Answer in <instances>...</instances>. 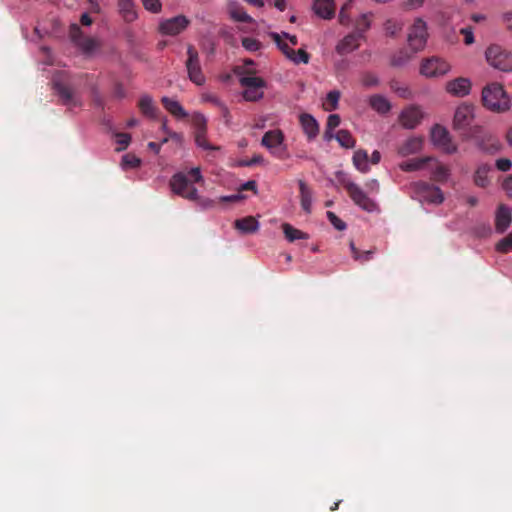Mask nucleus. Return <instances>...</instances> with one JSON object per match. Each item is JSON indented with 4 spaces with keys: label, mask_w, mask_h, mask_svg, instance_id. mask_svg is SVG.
<instances>
[{
    "label": "nucleus",
    "mask_w": 512,
    "mask_h": 512,
    "mask_svg": "<svg viewBox=\"0 0 512 512\" xmlns=\"http://www.w3.org/2000/svg\"><path fill=\"white\" fill-rule=\"evenodd\" d=\"M335 139L344 148H353L355 146V139L351 133L346 129H341L335 134Z\"/></svg>",
    "instance_id": "36"
},
{
    "label": "nucleus",
    "mask_w": 512,
    "mask_h": 512,
    "mask_svg": "<svg viewBox=\"0 0 512 512\" xmlns=\"http://www.w3.org/2000/svg\"><path fill=\"white\" fill-rule=\"evenodd\" d=\"M423 117L422 111L417 106H409L405 108L399 117L400 123L408 129L415 128Z\"/></svg>",
    "instance_id": "17"
},
{
    "label": "nucleus",
    "mask_w": 512,
    "mask_h": 512,
    "mask_svg": "<svg viewBox=\"0 0 512 512\" xmlns=\"http://www.w3.org/2000/svg\"><path fill=\"white\" fill-rule=\"evenodd\" d=\"M299 190H300V198H301V207L302 209L310 213L311 205H312V193L307 184L300 180L299 181Z\"/></svg>",
    "instance_id": "31"
},
{
    "label": "nucleus",
    "mask_w": 512,
    "mask_h": 512,
    "mask_svg": "<svg viewBox=\"0 0 512 512\" xmlns=\"http://www.w3.org/2000/svg\"><path fill=\"white\" fill-rule=\"evenodd\" d=\"M470 90L471 82L468 78L459 77L446 84V91L456 97H464L469 94Z\"/></svg>",
    "instance_id": "18"
},
{
    "label": "nucleus",
    "mask_w": 512,
    "mask_h": 512,
    "mask_svg": "<svg viewBox=\"0 0 512 512\" xmlns=\"http://www.w3.org/2000/svg\"><path fill=\"white\" fill-rule=\"evenodd\" d=\"M511 212L505 205H500L495 218V228L499 233H503L511 223Z\"/></svg>",
    "instance_id": "23"
},
{
    "label": "nucleus",
    "mask_w": 512,
    "mask_h": 512,
    "mask_svg": "<svg viewBox=\"0 0 512 512\" xmlns=\"http://www.w3.org/2000/svg\"><path fill=\"white\" fill-rule=\"evenodd\" d=\"M144 8L152 13H159L162 9L160 0H141Z\"/></svg>",
    "instance_id": "48"
},
{
    "label": "nucleus",
    "mask_w": 512,
    "mask_h": 512,
    "mask_svg": "<svg viewBox=\"0 0 512 512\" xmlns=\"http://www.w3.org/2000/svg\"><path fill=\"white\" fill-rule=\"evenodd\" d=\"M237 230L244 234L255 233L259 229V222L253 216L237 219L234 223Z\"/></svg>",
    "instance_id": "25"
},
{
    "label": "nucleus",
    "mask_w": 512,
    "mask_h": 512,
    "mask_svg": "<svg viewBox=\"0 0 512 512\" xmlns=\"http://www.w3.org/2000/svg\"><path fill=\"white\" fill-rule=\"evenodd\" d=\"M262 88H247L243 92V97L247 101H257L263 97Z\"/></svg>",
    "instance_id": "43"
},
{
    "label": "nucleus",
    "mask_w": 512,
    "mask_h": 512,
    "mask_svg": "<svg viewBox=\"0 0 512 512\" xmlns=\"http://www.w3.org/2000/svg\"><path fill=\"white\" fill-rule=\"evenodd\" d=\"M362 83L366 87L377 86L379 83V79L376 75L372 73H366L362 77Z\"/></svg>",
    "instance_id": "53"
},
{
    "label": "nucleus",
    "mask_w": 512,
    "mask_h": 512,
    "mask_svg": "<svg viewBox=\"0 0 512 512\" xmlns=\"http://www.w3.org/2000/svg\"><path fill=\"white\" fill-rule=\"evenodd\" d=\"M390 88L401 98L407 99L411 96V91L409 90V88L407 86H403L399 81L392 80L390 82Z\"/></svg>",
    "instance_id": "42"
},
{
    "label": "nucleus",
    "mask_w": 512,
    "mask_h": 512,
    "mask_svg": "<svg viewBox=\"0 0 512 512\" xmlns=\"http://www.w3.org/2000/svg\"><path fill=\"white\" fill-rule=\"evenodd\" d=\"M270 36L274 40V42L277 44L279 49L283 52V54L291 60L292 57H294V55H295V50L290 48L287 43L283 42L281 40V36L278 33L273 32L270 34Z\"/></svg>",
    "instance_id": "40"
},
{
    "label": "nucleus",
    "mask_w": 512,
    "mask_h": 512,
    "mask_svg": "<svg viewBox=\"0 0 512 512\" xmlns=\"http://www.w3.org/2000/svg\"><path fill=\"white\" fill-rule=\"evenodd\" d=\"M503 22L506 28L512 32V12H507L503 15Z\"/></svg>",
    "instance_id": "63"
},
{
    "label": "nucleus",
    "mask_w": 512,
    "mask_h": 512,
    "mask_svg": "<svg viewBox=\"0 0 512 512\" xmlns=\"http://www.w3.org/2000/svg\"><path fill=\"white\" fill-rule=\"evenodd\" d=\"M425 0H404L403 7L406 10H414L423 6Z\"/></svg>",
    "instance_id": "59"
},
{
    "label": "nucleus",
    "mask_w": 512,
    "mask_h": 512,
    "mask_svg": "<svg viewBox=\"0 0 512 512\" xmlns=\"http://www.w3.org/2000/svg\"><path fill=\"white\" fill-rule=\"evenodd\" d=\"M350 249H351L353 259L355 261H359L361 263L370 261L376 252L375 248L366 250V251H360L358 248L355 247V245L352 241L350 242Z\"/></svg>",
    "instance_id": "35"
},
{
    "label": "nucleus",
    "mask_w": 512,
    "mask_h": 512,
    "mask_svg": "<svg viewBox=\"0 0 512 512\" xmlns=\"http://www.w3.org/2000/svg\"><path fill=\"white\" fill-rule=\"evenodd\" d=\"M410 56L406 53L401 51L398 56H394L391 59V65L393 66H401L405 64L409 60Z\"/></svg>",
    "instance_id": "57"
},
{
    "label": "nucleus",
    "mask_w": 512,
    "mask_h": 512,
    "mask_svg": "<svg viewBox=\"0 0 512 512\" xmlns=\"http://www.w3.org/2000/svg\"><path fill=\"white\" fill-rule=\"evenodd\" d=\"M69 36L84 53H91L98 47V42L94 38L84 36L77 24L70 25Z\"/></svg>",
    "instance_id": "14"
},
{
    "label": "nucleus",
    "mask_w": 512,
    "mask_h": 512,
    "mask_svg": "<svg viewBox=\"0 0 512 512\" xmlns=\"http://www.w3.org/2000/svg\"><path fill=\"white\" fill-rule=\"evenodd\" d=\"M414 192L420 201H424L430 204H441L444 200L442 190L434 185H431L424 181H419L413 185Z\"/></svg>",
    "instance_id": "9"
},
{
    "label": "nucleus",
    "mask_w": 512,
    "mask_h": 512,
    "mask_svg": "<svg viewBox=\"0 0 512 512\" xmlns=\"http://www.w3.org/2000/svg\"><path fill=\"white\" fill-rule=\"evenodd\" d=\"M384 28L387 35L396 36L402 30L403 23L397 20L388 19L384 24Z\"/></svg>",
    "instance_id": "41"
},
{
    "label": "nucleus",
    "mask_w": 512,
    "mask_h": 512,
    "mask_svg": "<svg viewBox=\"0 0 512 512\" xmlns=\"http://www.w3.org/2000/svg\"><path fill=\"white\" fill-rule=\"evenodd\" d=\"M503 189L510 194L512 193V175L504 180Z\"/></svg>",
    "instance_id": "64"
},
{
    "label": "nucleus",
    "mask_w": 512,
    "mask_h": 512,
    "mask_svg": "<svg viewBox=\"0 0 512 512\" xmlns=\"http://www.w3.org/2000/svg\"><path fill=\"white\" fill-rule=\"evenodd\" d=\"M362 39L359 33H350L345 36L336 46V51L338 54L345 55L348 54L359 46V41Z\"/></svg>",
    "instance_id": "20"
},
{
    "label": "nucleus",
    "mask_w": 512,
    "mask_h": 512,
    "mask_svg": "<svg viewBox=\"0 0 512 512\" xmlns=\"http://www.w3.org/2000/svg\"><path fill=\"white\" fill-rule=\"evenodd\" d=\"M117 6L121 17L125 22L131 23L137 19L138 14L133 0H117Z\"/></svg>",
    "instance_id": "22"
},
{
    "label": "nucleus",
    "mask_w": 512,
    "mask_h": 512,
    "mask_svg": "<svg viewBox=\"0 0 512 512\" xmlns=\"http://www.w3.org/2000/svg\"><path fill=\"white\" fill-rule=\"evenodd\" d=\"M369 104L376 112L386 114L391 109L390 102L382 95H373L369 99Z\"/></svg>",
    "instance_id": "29"
},
{
    "label": "nucleus",
    "mask_w": 512,
    "mask_h": 512,
    "mask_svg": "<svg viewBox=\"0 0 512 512\" xmlns=\"http://www.w3.org/2000/svg\"><path fill=\"white\" fill-rule=\"evenodd\" d=\"M366 188L370 191V192H378L379 191V183L377 180L375 179H372V180H369L366 184H365Z\"/></svg>",
    "instance_id": "62"
},
{
    "label": "nucleus",
    "mask_w": 512,
    "mask_h": 512,
    "mask_svg": "<svg viewBox=\"0 0 512 512\" xmlns=\"http://www.w3.org/2000/svg\"><path fill=\"white\" fill-rule=\"evenodd\" d=\"M474 120V108L471 105H460L454 114L453 127L455 130L461 131L466 137L469 136L473 128L471 124Z\"/></svg>",
    "instance_id": "8"
},
{
    "label": "nucleus",
    "mask_w": 512,
    "mask_h": 512,
    "mask_svg": "<svg viewBox=\"0 0 512 512\" xmlns=\"http://www.w3.org/2000/svg\"><path fill=\"white\" fill-rule=\"evenodd\" d=\"M487 63L502 72H512V53L498 44L490 45L485 51Z\"/></svg>",
    "instance_id": "3"
},
{
    "label": "nucleus",
    "mask_w": 512,
    "mask_h": 512,
    "mask_svg": "<svg viewBox=\"0 0 512 512\" xmlns=\"http://www.w3.org/2000/svg\"><path fill=\"white\" fill-rule=\"evenodd\" d=\"M218 108L220 109L221 114H222L223 118L225 119L226 124H228L231 120V115H230L228 107L224 103H222V105L219 106Z\"/></svg>",
    "instance_id": "61"
},
{
    "label": "nucleus",
    "mask_w": 512,
    "mask_h": 512,
    "mask_svg": "<svg viewBox=\"0 0 512 512\" xmlns=\"http://www.w3.org/2000/svg\"><path fill=\"white\" fill-rule=\"evenodd\" d=\"M131 141V136L128 133H117L116 142L119 144L118 150H124L127 148Z\"/></svg>",
    "instance_id": "51"
},
{
    "label": "nucleus",
    "mask_w": 512,
    "mask_h": 512,
    "mask_svg": "<svg viewBox=\"0 0 512 512\" xmlns=\"http://www.w3.org/2000/svg\"><path fill=\"white\" fill-rule=\"evenodd\" d=\"M460 33L464 36V43L466 45H471L474 43V34H473V31H472V28L470 27H466V28H462L460 29Z\"/></svg>",
    "instance_id": "58"
},
{
    "label": "nucleus",
    "mask_w": 512,
    "mask_h": 512,
    "mask_svg": "<svg viewBox=\"0 0 512 512\" xmlns=\"http://www.w3.org/2000/svg\"><path fill=\"white\" fill-rule=\"evenodd\" d=\"M340 92L338 90H332L326 95V99L323 103V108L326 111H333L338 108V102L340 99Z\"/></svg>",
    "instance_id": "37"
},
{
    "label": "nucleus",
    "mask_w": 512,
    "mask_h": 512,
    "mask_svg": "<svg viewBox=\"0 0 512 512\" xmlns=\"http://www.w3.org/2000/svg\"><path fill=\"white\" fill-rule=\"evenodd\" d=\"M370 16L371 14H362L355 22L354 33H359L361 38L364 37V33L370 28Z\"/></svg>",
    "instance_id": "38"
},
{
    "label": "nucleus",
    "mask_w": 512,
    "mask_h": 512,
    "mask_svg": "<svg viewBox=\"0 0 512 512\" xmlns=\"http://www.w3.org/2000/svg\"><path fill=\"white\" fill-rule=\"evenodd\" d=\"M353 164L362 173L369 171L368 154L365 150H357L353 155Z\"/></svg>",
    "instance_id": "33"
},
{
    "label": "nucleus",
    "mask_w": 512,
    "mask_h": 512,
    "mask_svg": "<svg viewBox=\"0 0 512 512\" xmlns=\"http://www.w3.org/2000/svg\"><path fill=\"white\" fill-rule=\"evenodd\" d=\"M491 170V167L488 164H481L478 166L474 173V183L478 187L485 188L489 185L490 180L488 178V173Z\"/></svg>",
    "instance_id": "30"
},
{
    "label": "nucleus",
    "mask_w": 512,
    "mask_h": 512,
    "mask_svg": "<svg viewBox=\"0 0 512 512\" xmlns=\"http://www.w3.org/2000/svg\"><path fill=\"white\" fill-rule=\"evenodd\" d=\"M482 103L492 112L503 113L510 109V98L500 83L487 84L482 90Z\"/></svg>",
    "instance_id": "2"
},
{
    "label": "nucleus",
    "mask_w": 512,
    "mask_h": 512,
    "mask_svg": "<svg viewBox=\"0 0 512 512\" xmlns=\"http://www.w3.org/2000/svg\"><path fill=\"white\" fill-rule=\"evenodd\" d=\"M200 169L198 167L192 168L188 173L179 172L172 176L170 180V187L172 191L187 199H197V189L193 186V183L202 181Z\"/></svg>",
    "instance_id": "1"
},
{
    "label": "nucleus",
    "mask_w": 512,
    "mask_h": 512,
    "mask_svg": "<svg viewBox=\"0 0 512 512\" xmlns=\"http://www.w3.org/2000/svg\"><path fill=\"white\" fill-rule=\"evenodd\" d=\"M431 138L435 145L441 147L445 152L452 154L457 147L451 141L449 132L440 125H435L431 131Z\"/></svg>",
    "instance_id": "15"
},
{
    "label": "nucleus",
    "mask_w": 512,
    "mask_h": 512,
    "mask_svg": "<svg viewBox=\"0 0 512 512\" xmlns=\"http://www.w3.org/2000/svg\"><path fill=\"white\" fill-rule=\"evenodd\" d=\"M450 70V65L437 57L426 59L422 62L420 73L426 77H439L445 75Z\"/></svg>",
    "instance_id": "13"
},
{
    "label": "nucleus",
    "mask_w": 512,
    "mask_h": 512,
    "mask_svg": "<svg viewBox=\"0 0 512 512\" xmlns=\"http://www.w3.org/2000/svg\"><path fill=\"white\" fill-rule=\"evenodd\" d=\"M498 252L508 253L512 250V233L500 240L496 246Z\"/></svg>",
    "instance_id": "45"
},
{
    "label": "nucleus",
    "mask_w": 512,
    "mask_h": 512,
    "mask_svg": "<svg viewBox=\"0 0 512 512\" xmlns=\"http://www.w3.org/2000/svg\"><path fill=\"white\" fill-rule=\"evenodd\" d=\"M241 86L247 88H263L265 82L262 78L257 76H244L239 80Z\"/></svg>",
    "instance_id": "39"
},
{
    "label": "nucleus",
    "mask_w": 512,
    "mask_h": 512,
    "mask_svg": "<svg viewBox=\"0 0 512 512\" xmlns=\"http://www.w3.org/2000/svg\"><path fill=\"white\" fill-rule=\"evenodd\" d=\"M299 120L308 140L315 139L319 133V124L316 119L308 113H303L300 115Z\"/></svg>",
    "instance_id": "19"
},
{
    "label": "nucleus",
    "mask_w": 512,
    "mask_h": 512,
    "mask_svg": "<svg viewBox=\"0 0 512 512\" xmlns=\"http://www.w3.org/2000/svg\"><path fill=\"white\" fill-rule=\"evenodd\" d=\"M283 233L289 242H294L300 239H308V235L299 229H296L288 223L282 224Z\"/></svg>",
    "instance_id": "34"
},
{
    "label": "nucleus",
    "mask_w": 512,
    "mask_h": 512,
    "mask_svg": "<svg viewBox=\"0 0 512 512\" xmlns=\"http://www.w3.org/2000/svg\"><path fill=\"white\" fill-rule=\"evenodd\" d=\"M284 141V135L280 130L267 131L261 140V144L270 150V152L277 158L283 159L284 148L282 144Z\"/></svg>",
    "instance_id": "12"
},
{
    "label": "nucleus",
    "mask_w": 512,
    "mask_h": 512,
    "mask_svg": "<svg viewBox=\"0 0 512 512\" xmlns=\"http://www.w3.org/2000/svg\"><path fill=\"white\" fill-rule=\"evenodd\" d=\"M341 184L356 205L368 212H371L376 208L375 203L366 195L358 184L346 178L341 180Z\"/></svg>",
    "instance_id": "7"
},
{
    "label": "nucleus",
    "mask_w": 512,
    "mask_h": 512,
    "mask_svg": "<svg viewBox=\"0 0 512 512\" xmlns=\"http://www.w3.org/2000/svg\"><path fill=\"white\" fill-rule=\"evenodd\" d=\"M161 102L164 108L173 116L177 118H186L188 116V113L178 101L164 96L162 97Z\"/></svg>",
    "instance_id": "26"
},
{
    "label": "nucleus",
    "mask_w": 512,
    "mask_h": 512,
    "mask_svg": "<svg viewBox=\"0 0 512 512\" xmlns=\"http://www.w3.org/2000/svg\"><path fill=\"white\" fill-rule=\"evenodd\" d=\"M53 87L64 105L69 107H76L82 105L80 98L78 99L75 96L72 89L66 84L60 81H54Z\"/></svg>",
    "instance_id": "16"
},
{
    "label": "nucleus",
    "mask_w": 512,
    "mask_h": 512,
    "mask_svg": "<svg viewBox=\"0 0 512 512\" xmlns=\"http://www.w3.org/2000/svg\"><path fill=\"white\" fill-rule=\"evenodd\" d=\"M430 160H431L430 157L410 159V160L402 162L399 165V167L402 171H405V172L417 171V170L422 169L425 166V164Z\"/></svg>",
    "instance_id": "32"
},
{
    "label": "nucleus",
    "mask_w": 512,
    "mask_h": 512,
    "mask_svg": "<svg viewBox=\"0 0 512 512\" xmlns=\"http://www.w3.org/2000/svg\"><path fill=\"white\" fill-rule=\"evenodd\" d=\"M447 176L448 170L443 165H438L433 172V177L437 181H443L447 178Z\"/></svg>",
    "instance_id": "54"
},
{
    "label": "nucleus",
    "mask_w": 512,
    "mask_h": 512,
    "mask_svg": "<svg viewBox=\"0 0 512 512\" xmlns=\"http://www.w3.org/2000/svg\"><path fill=\"white\" fill-rule=\"evenodd\" d=\"M193 125L195 128V143L204 150H216L218 147L211 145L206 137L207 119L203 114H195L193 117Z\"/></svg>",
    "instance_id": "11"
},
{
    "label": "nucleus",
    "mask_w": 512,
    "mask_h": 512,
    "mask_svg": "<svg viewBox=\"0 0 512 512\" xmlns=\"http://www.w3.org/2000/svg\"><path fill=\"white\" fill-rule=\"evenodd\" d=\"M334 0H314L313 10L322 19H332L335 15Z\"/></svg>",
    "instance_id": "21"
},
{
    "label": "nucleus",
    "mask_w": 512,
    "mask_h": 512,
    "mask_svg": "<svg viewBox=\"0 0 512 512\" xmlns=\"http://www.w3.org/2000/svg\"><path fill=\"white\" fill-rule=\"evenodd\" d=\"M327 217L330 221V223L334 226L335 229L342 231L346 228V224L344 221H342L336 214L333 212L328 211Z\"/></svg>",
    "instance_id": "49"
},
{
    "label": "nucleus",
    "mask_w": 512,
    "mask_h": 512,
    "mask_svg": "<svg viewBox=\"0 0 512 512\" xmlns=\"http://www.w3.org/2000/svg\"><path fill=\"white\" fill-rule=\"evenodd\" d=\"M242 46L250 52H255L261 48V43L254 38L244 37L242 39Z\"/></svg>",
    "instance_id": "46"
},
{
    "label": "nucleus",
    "mask_w": 512,
    "mask_h": 512,
    "mask_svg": "<svg viewBox=\"0 0 512 512\" xmlns=\"http://www.w3.org/2000/svg\"><path fill=\"white\" fill-rule=\"evenodd\" d=\"M341 122L340 116L338 114H331L328 116L326 127L330 129H335L339 126Z\"/></svg>",
    "instance_id": "60"
},
{
    "label": "nucleus",
    "mask_w": 512,
    "mask_h": 512,
    "mask_svg": "<svg viewBox=\"0 0 512 512\" xmlns=\"http://www.w3.org/2000/svg\"><path fill=\"white\" fill-rule=\"evenodd\" d=\"M422 148V140L420 138H410L406 140L400 147H399V154L402 156H408L411 154H415L419 152Z\"/></svg>",
    "instance_id": "28"
},
{
    "label": "nucleus",
    "mask_w": 512,
    "mask_h": 512,
    "mask_svg": "<svg viewBox=\"0 0 512 512\" xmlns=\"http://www.w3.org/2000/svg\"><path fill=\"white\" fill-rule=\"evenodd\" d=\"M309 59L310 55L304 49H299L295 51V55L294 57H292L291 61H293L295 64H307L309 62Z\"/></svg>",
    "instance_id": "50"
},
{
    "label": "nucleus",
    "mask_w": 512,
    "mask_h": 512,
    "mask_svg": "<svg viewBox=\"0 0 512 512\" xmlns=\"http://www.w3.org/2000/svg\"><path fill=\"white\" fill-rule=\"evenodd\" d=\"M185 66L188 73V78L197 86L204 85L206 78L203 74L198 51L191 44L187 46V60Z\"/></svg>",
    "instance_id": "5"
},
{
    "label": "nucleus",
    "mask_w": 512,
    "mask_h": 512,
    "mask_svg": "<svg viewBox=\"0 0 512 512\" xmlns=\"http://www.w3.org/2000/svg\"><path fill=\"white\" fill-rule=\"evenodd\" d=\"M191 21L184 15L165 19L159 24V32L167 36H177L185 31Z\"/></svg>",
    "instance_id": "10"
},
{
    "label": "nucleus",
    "mask_w": 512,
    "mask_h": 512,
    "mask_svg": "<svg viewBox=\"0 0 512 512\" xmlns=\"http://www.w3.org/2000/svg\"><path fill=\"white\" fill-rule=\"evenodd\" d=\"M468 138H471L476 146L487 154H495L502 148V144L497 136L485 131L482 127H474Z\"/></svg>",
    "instance_id": "4"
},
{
    "label": "nucleus",
    "mask_w": 512,
    "mask_h": 512,
    "mask_svg": "<svg viewBox=\"0 0 512 512\" xmlns=\"http://www.w3.org/2000/svg\"><path fill=\"white\" fill-rule=\"evenodd\" d=\"M228 11L230 17L235 21L243 23L252 22V18L246 13L244 8L236 0H230L228 2Z\"/></svg>",
    "instance_id": "24"
},
{
    "label": "nucleus",
    "mask_w": 512,
    "mask_h": 512,
    "mask_svg": "<svg viewBox=\"0 0 512 512\" xmlns=\"http://www.w3.org/2000/svg\"><path fill=\"white\" fill-rule=\"evenodd\" d=\"M496 167L498 170L506 172L509 171L512 167V162L508 158H499L496 160Z\"/></svg>",
    "instance_id": "56"
},
{
    "label": "nucleus",
    "mask_w": 512,
    "mask_h": 512,
    "mask_svg": "<svg viewBox=\"0 0 512 512\" xmlns=\"http://www.w3.org/2000/svg\"><path fill=\"white\" fill-rule=\"evenodd\" d=\"M353 1H347L340 9L339 12V22L342 25H348L350 23V18L347 14V11L351 8Z\"/></svg>",
    "instance_id": "47"
},
{
    "label": "nucleus",
    "mask_w": 512,
    "mask_h": 512,
    "mask_svg": "<svg viewBox=\"0 0 512 512\" xmlns=\"http://www.w3.org/2000/svg\"><path fill=\"white\" fill-rule=\"evenodd\" d=\"M138 107L144 116L149 118H156L158 108L154 104L151 96L143 95L138 102Z\"/></svg>",
    "instance_id": "27"
},
{
    "label": "nucleus",
    "mask_w": 512,
    "mask_h": 512,
    "mask_svg": "<svg viewBox=\"0 0 512 512\" xmlns=\"http://www.w3.org/2000/svg\"><path fill=\"white\" fill-rule=\"evenodd\" d=\"M141 160L132 154H126L122 157L123 168H137L140 166Z\"/></svg>",
    "instance_id": "44"
},
{
    "label": "nucleus",
    "mask_w": 512,
    "mask_h": 512,
    "mask_svg": "<svg viewBox=\"0 0 512 512\" xmlns=\"http://www.w3.org/2000/svg\"><path fill=\"white\" fill-rule=\"evenodd\" d=\"M201 99L203 102H209L216 107L221 106L223 103L216 95L211 94V93H203L201 95Z\"/></svg>",
    "instance_id": "55"
},
{
    "label": "nucleus",
    "mask_w": 512,
    "mask_h": 512,
    "mask_svg": "<svg viewBox=\"0 0 512 512\" xmlns=\"http://www.w3.org/2000/svg\"><path fill=\"white\" fill-rule=\"evenodd\" d=\"M192 201H195L201 209H210L213 208L216 204L214 200L206 197H200L198 194L197 199H193Z\"/></svg>",
    "instance_id": "52"
},
{
    "label": "nucleus",
    "mask_w": 512,
    "mask_h": 512,
    "mask_svg": "<svg viewBox=\"0 0 512 512\" xmlns=\"http://www.w3.org/2000/svg\"><path fill=\"white\" fill-rule=\"evenodd\" d=\"M427 37L426 22L421 18H417L410 27L407 37V42L411 50L415 53L424 49Z\"/></svg>",
    "instance_id": "6"
}]
</instances>
